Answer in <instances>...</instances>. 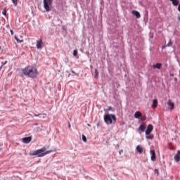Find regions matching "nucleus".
Here are the masks:
<instances>
[{"mask_svg":"<svg viewBox=\"0 0 180 180\" xmlns=\"http://www.w3.org/2000/svg\"><path fill=\"white\" fill-rule=\"evenodd\" d=\"M22 72L25 77L32 79L37 78V75H39L37 68L33 65H27L22 70Z\"/></svg>","mask_w":180,"mask_h":180,"instance_id":"nucleus-1","label":"nucleus"},{"mask_svg":"<svg viewBox=\"0 0 180 180\" xmlns=\"http://www.w3.org/2000/svg\"><path fill=\"white\" fill-rule=\"evenodd\" d=\"M50 153H53V150H47L46 151V147H43L41 149H38L34 150L30 155H38V157H44V155H47V154H50Z\"/></svg>","mask_w":180,"mask_h":180,"instance_id":"nucleus-2","label":"nucleus"},{"mask_svg":"<svg viewBox=\"0 0 180 180\" xmlns=\"http://www.w3.org/2000/svg\"><path fill=\"white\" fill-rule=\"evenodd\" d=\"M116 115L113 114H107L104 115V122L106 124H113V122H116Z\"/></svg>","mask_w":180,"mask_h":180,"instance_id":"nucleus-3","label":"nucleus"},{"mask_svg":"<svg viewBox=\"0 0 180 180\" xmlns=\"http://www.w3.org/2000/svg\"><path fill=\"white\" fill-rule=\"evenodd\" d=\"M51 2V0H44V8L46 11V12H50V11H51V8H50Z\"/></svg>","mask_w":180,"mask_h":180,"instance_id":"nucleus-4","label":"nucleus"},{"mask_svg":"<svg viewBox=\"0 0 180 180\" xmlns=\"http://www.w3.org/2000/svg\"><path fill=\"white\" fill-rule=\"evenodd\" d=\"M146 129H147V125L146 124H141L138 130H139L140 131H142V133H144V131H146Z\"/></svg>","mask_w":180,"mask_h":180,"instance_id":"nucleus-5","label":"nucleus"},{"mask_svg":"<svg viewBox=\"0 0 180 180\" xmlns=\"http://www.w3.org/2000/svg\"><path fill=\"white\" fill-rule=\"evenodd\" d=\"M37 49H43V40L40 39L39 40L37 41Z\"/></svg>","mask_w":180,"mask_h":180,"instance_id":"nucleus-6","label":"nucleus"},{"mask_svg":"<svg viewBox=\"0 0 180 180\" xmlns=\"http://www.w3.org/2000/svg\"><path fill=\"white\" fill-rule=\"evenodd\" d=\"M154 127H153L152 124H149L147 127V129L146 131V134H151V131H153Z\"/></svg>","mask_w":180,"mask_h":180,"instance_id":"nucleus-7","label":"nucleus"},{"mask_svg":"<svg viewBox=\"0 0 180 180\" xmlns=\"http://www.w3.org/2000/svg\"><path fill=\"white\" fill-rule=\"evenodd\" d=\"M30 141H32V137L30 136L22 138V143L25 144H29Z\"/></svg>","mask_w":180,"mask_h":180,"instance_id":"nucleus-8","label":"nucleus"},{"mask_svg":"<svg viewBox=\"0 0 180 180\" xmlns=\"http://www.w3.org/2000/svg\"><path fill=\"white\" fill-rule=\"evenodd\" d=\"M162 67V64L158 63L155 65H152V68H153V70H161V68Z\"/></svg>","mask_w":180,"mask_h":180,"instance_id":"nucleus-9","label":"nucleus"},{"mask_svg":"<svg viewBox=\"0 0 180 180\" xmlns=\"http://www.w3.org/2000/svg\"><path fill=\"white\" fill-rule=\"evenodd\" d=\"M174 160L176 162H179L180 161V150L177 151V153L174 155Z\"/></svg>","mask_w":180,"mask_h":180,"instance_id":"nucleus-10","label":"nucleus"},{"mask_svg":"<svg viewBox=\"0 0 180 180\" xmlns=\"http://www.w3.org/2000/svg\"><path fill=\"white\" fill-rule=\"evenodd\" d=\"M143 113H141V112L140 111H136L134 114V118L135 119H140V117H141Z\"/></svg>","mask_w":180,"mask_h":180,"instance_id":"nucleus-11","label":"nucleus"},{"mask_svg":"<svg viewBox=\"0 0 180 180\" xmlns=\"http://www.w3.org/2000/svg\"><path fill=\"white\" fill-rule=\"evenodd\" d=\"M150 154H151V156H150L151 161H155V150H151Z\"/></svg>","mask_w":180,"mask_h":180,"instance_id":"nucleus-12","label":"nucleus"},{"mask_svg":"<svg viewBox=\"0 0 180 180\" xmlns=\"http://www.w3.org/2000/svg\"><path fill=\"white\" fill-rule=\"evenodd\" d=\"M132 15H134L137 19H140L141 15H140V13L137 11H132Z\"/></svg>","mask_w":180,"mask_h":180,"instance_id":"nucleus-13","label":"nucleus"},{"mask_svg":"<svg viewBox=\"0 0 180 180\" xmlns=\"http://www.w3.org/2000/svg\"><path fill=\"white\" fill-rule=\"evenodd\" d=\"M136 150L139 153V154H143V151H144V149L141 146L138 145L136 146Z\"/></svg>","mask_w":180,"mask_h":180,"instance_id":"nucleus-14","label":"nucleus"},{"mask_svg":"<svg viewBox=\"0 0 180 180\" xmlns=\"http://www.w3.org/2000/svg\"><path fill=\"white\" fill-rule=\"evenodd\" d=\"M168 106H169L171 110H174L175 108V104L172 103L170 100L167 102Z\"/></svg>","mask_w":180,"mask_h":180,"instance_id":"nucleus-15","label":"nucleus"},{"mask_svg":"<svg viewBox=\"0 0 180 180\" xmlns=\"http://www.w3.org/2000/svg\"><path fill=\"white\" fill-rule=\"evenodd\" d=\"M157 106H158V100H157V99L153 100L152 108L155 109V108H157Z\"/></svg>","mask_w":180,"mask_h":180,"instance_id":"nucleus-16","label":"nucleus"},{"mask_svg":"<svg viewBox=\"0 0 180 180\" xmlns=\"http://www.w3.org/2000/svg\"><path fill=\"white\" fill-rule=\"evenodd\" d=\"M146 136L148 140H153L154 139V136L151 135V134H146Z\"/></svg>","mask_w":180,"mask_h":180,"instance_id":"nucleus-17","label":"nucleus"},{"mask_svg":"<svg viewBox=\"0 0 180 180\" xmlns=\"http://www.w3.org/2000/svg\"><path fill=\"white\" fill-rule=\"evenodd\" d=\"M99 77V72H98V70H94V78L96 79Z\"/></svg>","mask_w":180,"mask_h":180,"instance_id":"nucleus-18","label":"nucleus"},{"mask_svg":"<svg viewBox=\"0 0 180 180\" xmlns=\"http://www.w3.org/2000/svg\"><path fill=\"white\" fill-rule=\"evenodd\" d=\"M172 4L174 6H178L179 4V0H173Z\"/></svg>","mask_w":180,"mask_h":180,"instance_id":"nucleus-19","label":"nucleus"},{"mask_svg":"<svg viewBox=\"0 0 180 180\" xmlns=\"http://www.w3.org/2000/svg\"><path fill=\"white\" fill-rule=\"evenodd\" d=\"M14 39L15 40H16L17 43H23V39L20 40L19 39H18V37L16 35L14 36Z\"/></svg>","mask_w":180,"mask_h":180,"instance_id":"nucleus-20","label":"nucleus"},{"mask_svg":"<svg viewBox=\"0 0 180 180\" xmlns=\"http://www.w3.org/2000/svg\"><path fill=\"white\" fill-rule=\"evenodd\" d=\"M172 41H169L166 46H163V49H165V47H172Z\"/></svg>","mask_w":180,"mask_h":180,"instance_id":"nucleus-21","label":"nucleus"},{"mask_svg":"<svg viewBox=\"0 0 180 180\" xmlns=\"http://www.w3.org/2000/svg\"><path fill=\"white\" fill-rule=\"evenodd\" d=\"M141 120H142V122H145V120H147V117L146 115H142L141 117Z\"/></svg>","mask_w":180,"mask_h":180,"instance_id":"nucleus-22","label":"nucleus"},{"mask_svg":"<svg viewBox=\"0 0 180 180\" xmlns=\"http://www.w3.org/2000/svg\"><path fill=\"white\" fill-rule=\"evenodd\" d=\"M73 56H74V57H77L78 56V51L74 50L73 51Z\"/></svg>","mask_w":180,"mask_h":180,"instance_id":"nucleus-23","label":"nucleus"},{"mask_svg":"<svg viewBox=\"0 0 180 180\" xmlns=\"http://www.w3.org/2000/svg\"><path fill=\"white\" fill-rule=\"evenodd\" d=\"M82 139L84 143H86V136H85V135L82 134Z\"/></svg>","mask_w":180,"mask_h":180,"instance_id":"nucleus-24","label":"nucleus"},{"mask_svg":"<svg viewBox=\"0 0 180 180\" xmlns=\"http://www.w3.org/2000/svg\"><path fill=\"white\" fill-rule=\"evenodd\" d=\"M14 6H18V0H11Z\"/></svg>","mask_w":180,"mask_h":180,"instance_id":"nucleus-25","label":"nucleus"},{"mask_svg":"<svg viewBox=\"0 0 180 180\" xmlns=\"http://www.w3.org/2000/svg\"><path fill=\"white\" fill-rule=\"evenodd\" d=\"M2 15L6 16V8H4L2 11Z\"/></svg>","mask_w":180,"mask_h":180,"instance_id":"nucleus-26","label":"nucleus"},{"mask_svg":"<svg viewBox=\"0 0 180 180\" xmlns=\"http://www.w3.org/2000/svg\"><path fill=\"white\" fill-rule=\"evenodd\" d=\"M122 153H123V149H121V150H120V152H119L120 155H122Z\"/></svg>","mask_w":180,"mask_h":180,"instance_id":"nucleus-27","label":"nucleus"},{"mask_svg":"<svg viewBox=\"0 0 180 180\" xmlns=\"http://www.w3.org/2000/svg\"><path fill=\"white\" fill-rule=\"evenodd\" d=\"M10 32L11 33V36H13V30H11Z\"/></svg>","mask_w":180,"mask_h":180,"instance_id":"nucleus-28","label":"nucleus"},{"mask_svg":"<svg viewBox=\"0 0 180 180\" xmlns=\"http://www.w3.org/2000/svg\"><path fill=\"white\" fill-rule=\"evenodd\" d=\"M112 110V107H108V111Z\"/></svg>","mask_w":180,"mask_h":180,"instance_id":"nucleus-29","label":"nucleus"},{"mask_svg":"<svg viewBox=\"0 0 180 180\" xmlns=\"http://www.w3.org/2000/svg\"><path fill=\"white\" fill-rule=\"evenodd\" d=\"M34 116H35V117H37L40 116V114H39V115L35 114V115H34Z\"/></svg>","mask_w":180,"mask_h":180,"instance_id":"nucleus-30","label":"nucleus"},{"mask_svg":"<svg viewBox=\"0 0 180 180\" xmlns=\"http://www.w3.org/2000/svg\"><path fill=\"white\" fill-rule=\"evenodd\" d=\"M178 11H179V12H180V4H179Z\"/></svg>","mask_w":180,"mask_h":180,"instance_id":"nucleus-31","label":"nucleus"},{"mask_svg":"<svg viewBox=\"0 0 180 180\" xmlns=\"http://www.w3.org/2000/svg\"><path fill=\"white\" fill-rule=\"evenodd\" d=\"M68 127L70 128V127H71V124H68Z\"/></svg>","mask_w":180,"mask_h":180,"instance_id":"nucleus-32","label":"nucleus"},{"mask_svg":"<svg viewBox=\"0 0 180 180\" xmlns=\"http://www.w3.org/2000/svg\"><path fill=\"white\" fill-rule=\"evenodd\" d=\"M178 20H179V22H180V17H178Z\"/></svg>","mask_w":180,"mask_h":180,"instance_id":"nucleus-33","label":"nucleus"},{"mask_svg":"<svg viewBox=\"0 0 180 180\" xmlns=\"http://www.w3.org/2000/svg\"><path fill=\"white\" fill-rule=\"evenodd\" d=\"M155 171L156 172H158V169H155Z\"/></svg>","mask_w":180,"mask_h":180,"instance_id":"nucleus-34","label":"nucleus"},{"mask_svg":"<svg viewBox=\"0 0 180 180\" xmlns=\"http://www.w3.org/2000/svg\"><path fill=\"white\" fill-rule=\"evenodd\" d=\"M72 72L73 73V74H75V72H74V71H72Z\"/></svg>","mask_w":180,"mask_h":180,"instance_id":"nucleus-35","label":"nucleus"},{"mask_svg":"<svg viewBox=\"0 0 180 180\" xmlns=\"http://www.w3.org/2000/svg\"><path fill=\"white\" fill-rule=\"evenodd\" d=\"M172 2L174 1V0H170Z\"/></svg>","mask_w":180,"mask_h":180,"instance_id":"nucleus-36","label":"nucleus"},{"mask_svg":"<svg viewBox=\"0 0 180 180\" xmlns=\"http://www.w3.org/2000/svg\"><path fill=\"white\" fill-rule=\"evenodd\" d=\"M35 126H37V124H35Z\"/></svg>","mask_w":180,"mask_h":180,"instance_id":"nucleus-37","label":"nucleus"}]
</instances>
